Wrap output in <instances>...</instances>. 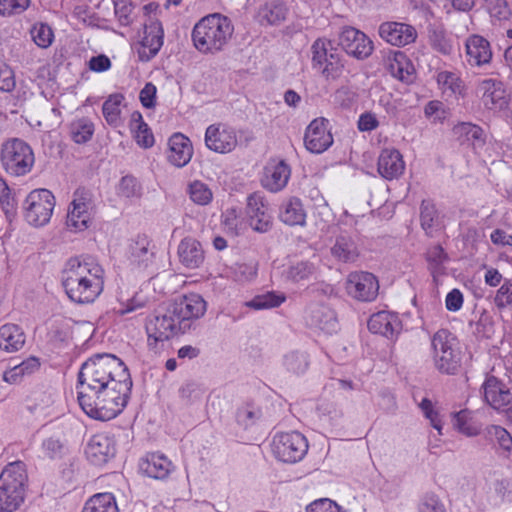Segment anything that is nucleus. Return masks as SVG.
Returning <instances> with one entry per match:
<instances>
[{
  "instance_id": "nucleus-55",
  "label": "nucleus",
  "mask_w": 512,
  "mask_h": 512,
  "mask_svg": "<svg viewBox=\"0 0 512 512\" xmlns=\"http://www.w3.org/2000/svg\"><path fill=\"white\" fill-rule=\"evenodd\" d=\"M437 83L444 92L457 93L460 92L462 87L460 78L455 73L449 71L439 72Z\"/></svg>"
},
{
  "instance_id": "nucleus-50",
  "label": "nucleus",
  "mask_w": 512,
  "mask_h": 512,
  "mask_svg": "<svg viewBox=\"0 0 512 512\" xmlns=\"http://www.w3.org/2000/svg\"><path fill=\"white\" fill-rule=\"evenodd\" d=\"M0 205L8 220H12L17 211V203L12 196L10 188L6 182L0 178Z\"/></svg>"
},
{
  "instance_id": "nucleus-60",
  "label": "nucleus",
  "mask_w": 512,
  "mask_h": 512,
  "mask_svg": "<svg viewBox=\"0 0 512 512\" xmlns=\"http://www.w3.org/2000/svg\"><path fill=\"white\" fill-rule=\"evenodd\" d=\"M307 512H343L342 508L328 498L315 500L307 507Z\"/></svg>"
},
{
  "instance_id": "nucleus-53",
  "label": "nucleus",
  "mask_w": 512,
  "mask_h": 512,
  "mask_svg": "<svg viewBox=\"0 0 512 512\" xmlns=\"http://www.w3.org/2000/svg\"><path fill=\"white\" fill-rule=\"evenodd\" d=\"M493 303L499 310L512 309V281L505 280L502 283L494 295Z\"/></svg>"
},
{
  "instance_id": "nucleus-18",
  "label": "nucleus",
  "mask_w": 512,
  "mask_h": 512,
  "mask_svg": "<svg viewBox=\"0 0 512 512\" xmlns=\"http://www.w3.org/2000/svg\"><path fill=\"white\" fill-rule=\"evenodd\" d=\"M306 148L312 153H322L333 144V136L324 118L314 119L307 127L304 137Z\"/></svg>"
},
{
  "instance_id": "nucleus-33",
  "label": "nucleus",
  "mask_w": 512,
  "mask_h": 512,
  "mask_svg": "<svg viewBox=\"0 0 512 512\" xmlns=\"http://www.w3.org/2000/svg\"><path fill=\"white\" fill-rule=\"evenodd\" d=\"M280 220L289 226H304L306 223V211L301 200L291 197L286 200L280 209Z\"/></svg>"
},
{
  "instance_id": "nucleus-30",
  "label": "nucleus",
  "mask_w": 512,
  "mask_h": 512,
  "mask_svg": "<svg viewBox=\"0 0 512 512\" xmlns=\"http://www.w3.org/2000/svg\"><path fill=\"white\" fill-rule=\"evenodd\" d=\"M180 262L189 269L198 268L204 261L201 244L193 238L183 239L178 246Z\"/></svg>"
},
{
  "instance_id": "nucleus-35",
  "label": "nucleus",
  "mask_w": 512,
  "mask_h": 512,
  "mask_svg": "<svg viewBox=\"0 0 512 512\" xmlns=\"http://www.w3.org/2000/svg\"><path fill=\"white\" fill-rule=\"evenodd\" d=\"M40 368V361L37 357L30 356L20 364L4 371L2 379L8 384H18L24 377L29 376Z\"/></svg>"
},
{
  "instance_id": "nucleus-4",
  "label": "nucleus",
  "mask_w": 512,
  "mask_h": 512,
  "mask_svg": "<svg viewBox=\"0 0 512 512\" xmlns=\"http://www.w3.org/2000/svg\"><path fill=\"white\" fill-rule=\"evenodd\" d=\"M0 161L7 174L20 177L32 170L35 157L28 143L18 138H12L2 144Z\"/></svg>"
},
{
  "instance_id": "nucleus-11",
  "label": "nucleus",
  "mask_w": 512,
  "mask_h": 512,
  "mask_svg": "<svg viewBox=\"0 0 512 512\" xmlns=\"http://www.w3.org/2000/svg\"><path fill=\"white\" fill-rule=\"evenodd\" d=\"M475 94L483 107L493 112L507 108L509 94L504 83L498 79L485 78L477 83Z\"/></svg>"
},
{
  "instance_id": "nucleus-38",
  "label": "nucleus",
  "mask_w": 512,
  "mask_h": 512,
  "mask_svg": "<svg viewBox=\"0 0 512 512\" xmlns=\"http://www.w3.org/2000/svg\"><path fill=\"white\" fill-rule=\"evenodd\" d=\"M130 129L134 134L137 144L144 148H149L154 144V137L148 125L143 121L142 115L138 111L131 114Z\"/></svg>"
},
{
  "instance_id": "nucleus-31",
  "label": "nucleus",
  "mask_w": 512,
  "mask_h": 512,
  "mask_svg": "<svg viewBox=\"0 0 512 512\" xmlns=\"http://www.w3.org/2000/svg\"><path fill=\"white\" fill-rule=\"evenodd\" d=\"M334 259L342 263L355 262L359 257V249L351 236L339 235L330 248Z\"/></svg>"
},
{
  "instance_id": "nucleus-7",
  "label": "nucleus",
  "mask_w": 512,
  "mask_h": 512,
  "mask_svg": "<svg viewBox=\"0 0 512 512\" xmlns=\"http://www.w3.org/2000/svg\"><path fill=\"white\" fill-rule=\"evenodd\" d=\"M312 66L327 80H335L343 72L344 65L333 42L325 37L317 38L311 45Z\"/></svg>"
},
{
  "instance_id": "nucleus-58",
  "label": "nucleus",
  "mask_w": 512,
  "mask_h": 512,
  "mask_svg": "<svg viewBox=\"0 0 512 512\" xmlns=\"http://www.w3.org/2000/svg\"><path fill=\"white\" fill-rule=\"evenodd\" d=\"M16 87L14 71L6 63H0V90L12 92Z\"/></svg>"
},
{
  "instance_id": "nucleus-41",
  "label": "nucleus",
  "mask_w": 512,
  "mask_h": 512,
  "mask_svg": "<svg viewBox=\"0 0 512 512\" xmlns=\"http://www.w3.org/2000/svg\"><path fill=\"white\" fill-rule=\"evenodd\" d=\"M82 512H118V507L111 493H98L85 503Z\"/></svg>"
},
{
  "instance_id": "nucleus-56",
  "label": "nucleus",
  "mask_w": 512,
  "mask_h": 512,
  "mask_svg": "<svg viewBox=\"0 0 512 512\" xmlns=\"http://www.w3.org/2000/svg\"><path fill=\"white\" fill-rule=\"evenodd\" d=\"M487 432L490 436L495 438L503 451L507 453L512 451V436L505 428L499 425H491L487 428Z\"/></svg>"
},
{
  "instance_id": "nucleus-45",
  "label": "nucleus",
  "mask_w": 512,
  "mask_h": 512,
  "mask_svg": "<svg viewBox=\"0 0 512 512\" xmlns=\"http://www.w3.org/2000/svg\"><path fill=\"white\" fill-rule=\"evenodd\" d=\"M94 133L93 123L87 119H78L70 125V135L74 142L83 144L89 141Z\"/></svg>"
},
{
  "instance_id": "nucleus-2",
  "label": "nucleus",
  "mask_w": 512,
  "mask_h": 512,
  "mask_svg": "<svg viewBox=\"0 0 512 512\" xmlns=\"http://www.w3.org/2000/svg\"><path fill=\"white\" fill-rule=\"evenodd\" d=\"M104 275V269L97 261L74 257L66 262L61 272V283L72 302L89 304L103 292Z\"/></svg>"
},
{
  "instance_id": "nucleus-62",
  "label": "nucleus",
  "mask_w": 512,
  "mask_h": 512,
  "mask_svg": "<svg viewBox=\"0 0 512 512\" xmlns=\"http://www.w3.org/2000/svg\"><path fill=\"white\" fill-rule=\"evenodd\" d=\"M287 368L295 373L303 372L307 368L306 357L299 353H291L285 358Z\"/></svg>"
},
{
  "instance_id": "nucleus-5",
  "label": "nucleus",
  "mask_w": 512,
  "mask_h": 512,
  "mask_svg": "<svg viewBox=\"0 0 512 512\" xmlns=\"http://www.w3.org/2000/svg\"><path fill=\"white\" fill-rule=\"evenodd\" d=\"M182 329L184 328L176 315L171 312L170 305L164 311H156L147 318L145 323L149 349L159 351L165 341L177 335Z\"/></svg>"
},
{
  "instance_id": "nucleus-42",
  "label": "nucleus",
  "mask_w": 512,
  "mask_h": 512,
  "mask_svg": "<svg viewBox=\"0 0 512 512\" xmlns=\"http://www.w3.org/2000/svg\"><path fill=\"white\" fill-rule=\"evenodd\" d=\"M259 15L262 21H266L271 25H276L285 20L287 15V8L282 1L273 0L267 2L261 8Z\"/></svg>"
},
{
  "instance_id": "nucleus-28",
  "label": "nucleus",
  "mask_w": 512,
  "mask_h": 512,
  "mask_svg": "<svg viewBox=\"0 0 512 512\" xmlns=\"http://www.w3.org/2000/svg\"><path fill=\"white\" fill-rule=\"evenodd\" d=\"M27 474L25 464L21 461L8 464L0 475V486L20 492L24 496Z\"/></svg>"
},
{
  "instance_id": "nucleus-15",
  "label": "nucleus",
  "mask_w": 512,
  "mask_h": 512,
  "mask_svg": "<svg viewBox=\"0 0 512 512\" xmlns=\"http://www.w3.org/2000/svg\"><path fill=\"white\" fill-rule=\"evenodd\" d=\"M246 215L253 230L265 233L271 229L272 216L262 193L254 192L247 197Z\"/></svg>"
},
{
  "instance_id": "nucleus-27",
  "label": "nucleus",
  "mask_w": 512,
  "mask_h": 512,
  "mask_svg": "<svg viewBox=\"0 0 512 512\" xmlns=\"http://www.w3.org/2000/svg\"><path fill=\"white\" fill-rule=\"evenodd\" d=\"M168 159L176 167H183L189 163L193 155V148L188 137L181 133L173 134L169 139Z\"/></svg>"
},
{
  "instance_id": "nucleus-13",
  "label": "nucleus",
  "mask_w": 512,
  "mask_h": 512,
  "mask_svg": "<svg viewBox=\"0 0 512 512\" xmlns=\"http://www.w3.org/2000/svg\"><path fill=\"white\" fill-rule=\"evenodd\" d=\"M345 289L352 298L362 302H370L378 295L379 283L372 273L355 271L347 276Z\"/></svg>"
},
{
  "instance_id": "nucleus-43",
  "label": "nucleus",
  "mask_w": 512,
  "mask_h": 512,
  "mask_svg": "<svg viewBox=\"0 0 512 512\" xmlns=\"http://www.w3.org/2000/svg\"><path fill=\"white\" fill-rule=\"evenodd\" d=\"M123 99L124 97L121 94H113L103 103L102 111L108 124L118 126L120 123V106Z\"/></svg>"
},
{
  "instance_id": "nucleus-24",
  "label": "nucleus",
  "mask_w": 512,
  "mask_h": 512,
  "mask_svg": "<svg viewBox=\"0 0 512 512\" xmlns=\"http://www.w3.org/2000/svg\"><path fill=\"white\" fill-rule=\"evenodd\" d=\"M290 175V167L284 161L271 162L264 169L261 185L266 190L277 193L286 187Z\"/></svg>"
},
{
  "instance_id": "nucleus-64",
  "label": "nucleus",
  "mask_w": 512,
  "mask_h": 512,
  "mask_svg": "<svg viewBox=\"0 0 512 512\" xmlns=\"http://www.w3.org/2000/svg\"><path fill=\"white\" fill-rule=\"evenodd\" d=\"M448 259L447 254L444 252L443 248L439 245H435L431 247L427 252V260L431 265H433L434 269L439 271L441 265L446 262Z\"/></svg>"
},
{
  "instance_id": "nucleus-14",
  "label": "nucleus",
  "mask_w": 512,
  "mask_h": 512,
  "mask_svg": "<svg viewBox=\"0 0 512 512\" xmlns=\"http://www.w3.org/2000/svg\"><path fill=\"white\" fill-rule=\"evenodd\" d=\"M338 44L348 55L359 60L368 58L374 50L372 40L362 31L350 26L341 30Z\"/></svg>"
},
{
  "instance_id": "nucleus-32",
  "label": "nucleus",
  "mask_w": 512,
  "mask_h": 512,
  "mask_svg": "<svg viewBox=\"0 0 512 512\" xmlns=\"http://www.w3.org/2000/svg\"><path fill=\"white\" fill-rule=\"evenodd\" d=\"M26 342L23 330L16 324H5L0 327V349L6 352L19 351Z\"/></svg>"
},
{
  "instance_id": "nucleus-46",
  "label": "nucleus",
  "mask_w": 512,
  "mask_h": 512,
  "mask_svg": "<svg viewBox=\"0 0 512 512\" xmlns=\"http://www.w3.org/2000/svg\"><path fill=\"white\" fill-rule=\"evenodd\" d=\"M286 297L284 294H278L275 292H267L261 295L255 296L247 305L256 310L268 309L280 306Z\"/></svg>"
},
{
  "instance_id": "nucleus-63",
  "label": "nucleus",
  "mask_w": 512,
  "mask_h": 512,
  "mask_svg": "<svg viewBox=\"0 0 512 512\" xmlns=\"http://www.w3.org/2000/svg\"><path fill=\"white\" fill-rule=\"evenodd\" d=\"M224 225L228 230L236 235L243 229V222L236 209L232 208L226 211Z\"/></svg>"
},
{
  "instance_id": "nucleus-22",
  "label": "nucleus",
  "mask_w": 512,
  "mask_h": 512,
  "mask_svg": "<svg viewBox=\"0 0 512 512\" xmlns=\"http://www.w3.org/2000/svg\"><path fill=\"white\" fill-rule=\"evenodd\" d=\"M482 389L485 402L497 411H504L512 403L510 389L494 376L485 380Z\"/></svg>"
},
{
  "instance_id": "nucleus-20",
  "label": "nucleus",
  "mask_w": 512,
  "mask_h": 512,
  "mask_svg": "<svg viewBox=\"0 0 512 512\" xmlns=\"http://www.w3.org/2000/svg\"><path fill=\"white\" fill-rule=\"evenodd\" d=\"M465 57L472 67H482L490 64L493 52L490 42L483 36L473 34L465 40Z\"/></svg>"
},
{
  "instance_id": "nucleus-12",
  "label": "nucleus",
  "mask_w": 512,
  "mask_h": 512,
  "mask_svg": "<svg viewBox=\"0 0 512 512\" xmlns=\"http://www.w3.org/2000/svg\"><path fill=\"white\" fill-rule=\"evenodd\" d=\"M204 141L209 150L219 154H228L237 147L238 135L234 127L218 122L206 128Z\"/></svg>"
},
{
  "instance_id": "nucleus-36",
  "label": "nucleus",
  "mask_w": 512,
  "mask_h": 512,
  "mask_svg": "<svg viewBox=\"0 0 512 512\" xmlns=\"http://www.w3.org/2000/svg\"><path fill=\"white\" fill-rule=\"evenodd\" d=\"M452 425L461 434L474 437L480 434L481 425L475 420L474 413L468 409L453 414Z\"/></svg>"
},
{
  "instance_id": "nucleus-16",
  "label": "nucleus",
  "mask_w": 512,
  "mask_h": 512,
  "mask_svg": "<svg viewBox=\"0 0 512 512\" xmlns=\"http://www.w3.org/2000/svg\"><path fill=\"white\" fill-rule=\"evenodd\" d=\"M138 48L141 61H149L161 49L163 45L164 31L160 21L152 16L144 24V33Z\"/></svg>"
},
{
  "instance_id": "nucleus-34",
  "label": "nucleus",
  "mask_w": 512,
  "mask_h": 512,
  "mask_svg": "<svg viewBox=\"0 0 512 512\" xmlns=\"http://www.w3.org/2000/svg\"><path fill=\"white\" fill-rule=\"evenodd\" d=\"M399 326L398 318L388 311L373 314L368 321V329L387 338L392 337Z\"/></svg>"
},
{
  "instance_id": "nucleus-48",
  "label": "nucleus",
  "mask_w": 512,
  "mask_h": 512,
  "mask_svg": "<svg viewBox=\"0 0 512 512\" xmlns=\"http://www.w3.org/2000/svg\"><path fill=\"white\" fill-rule=\"evenodd\" d=\"M316 268L310 261H298L288 268L287 278L293 282H300L309 279L314 275Z\"/></svg>"
},
{
  "instance_id": "nucleus-8",
  "label": "nucleus",
  "mask_w": 512,
  "mask_h": 512,
  "mask_svg": "<svg viewBox=\"0 0 512 512\" xmlns=\"http://www.w3.org/2000/svg\"><path fill=\"white\" fill-rule=\"evenodd\" d=\"M54 207L55 197L51 191L35 189L24 201L25 219L32 226H44L50 221Z\"/></svg>"
},
{
  "instance_id": "nucleus-10",
  "label": "nucleus",
  "mask_w": 512,
  "mask_h": 512,
  "mask_svg": "<svg viewBox=\"0 0 512 512\" xmlns=\"http://www.w3.org/2000/svg\"><path fill=\"white\" fill-rule=\"evenodd\" d=\"M307 451V439L299 432L280 433L273 439V452L280 461L298 462Z\"/></svg>"
},
{
  "instance_id": "nucleus-54",
  "label": "nucleus",
  "mask_w": 512,
  "mask_h": 512,
  "mask_svg": "<svg viewBox=\"0 0 512 512\" xmlns=\"http://www.w3.org/2000/svg\"><path fill=\"white\" fill-rule=\"evenodd\" d=\"M257 263H236L232 267L233 278L238 282H249L257 275Z\"/></svg>"
},
{
  "instance_id": "nucleus-61",
  "label": "nucleus",
  "mask_w": 512,
  "mask_h": 512,
  "mask_svg": "<svg viewBox=\"0 0 512 512\" xmlns=\"http://www.w3.org/2000/svg\"><path fill=\"white\" fill-rule=\"evenodd\" d=\"M419 406L426 418L430 420L431 425L441 433L442 422L438 417V413L434 411L432 402L429 399L424 398Z\"/></svg>"
},
{
  "instance_id": "nucleus-39",
  "label": "nucleus",
  "mask_w": 512,
  "mask_h": 512,
  "mask_svg": "<svg viewBox=\"0 0 512 512\" xmlns=\"http://www.w3.org/2000/svg\"><path fill=\"white\" fill-rule=\"evenodd\" d=\"M453 135L461 143H470L474 147L484 142L483 130L470 122H462L453 127Z\"/></svg>"
},
{
  "instance_id": "nucleus-26",
  "label": "nucleus",
  "mask_w": 512,
  "mask_h": 512,
  "mask_svg": "<svg viewBox=\"0 0 512 512\" xmlns=\"http://www.w3.org/2000/svg\"><path fill=\"white\" fill-rule=\"evenodd\" d=\"M155 245L146 236H138L130 247V261L138 269H147L153 265Z\"/></svg>"
},
{
  "instance_id": "nucleus-40",
  "label": "nucleus",
  "mask_w": 512,
  "mask_h": 512,
  "mask_svg": "<svg viewBox=\"0 0 512 512\" xmlns=\"http://www.w3.org/2000/svg\"><path fill=\"white\" fill-rule=\"evenodd\" d=\"M388 69L391 75L401 81L410 82L413 76V67L404 53L398 51L389 58Z\"/></svg>"
},
{
  "instance_id": "nucleus-37",
  "label": "nucleus",
  "mask_w": 512,
  "mask_h": 512,
  "mask_svg": "<svg viewBox=\"0 0 512 512\" xmlns=\"http://www.w3.org/2000/svg\"><path fill=\"white\" fill-rule=\"evenodd\" d=\"M428 43L434 51L442 55H450L453 51L451 36L440 26H430L428 28Z\"/></svg>"
},
{
  "instance_id": "nucleus-52",
  "label": "nucleus",
  "mask_w": 512,
  "mask_h": 512,
  "mask_svg": "<svg viewBox=\"0 0 512 512\" xmlns=\"http://www.w3.org/2000/svg\"><path fill=\"white\" fill-rule=\"evenodd\" d=\"M31 36L40 48H48L54 39L51 27L44 23L35 24L31 29Z\"/></svg>"
},
{
  "instance_id": "nucleus-57",
  "label": "nucleus",
  "mask_w": 512,
  "mask_h": 512,
  "mask_svg": "<svg viewBox=\"0 0 512 512\" xmlns=\"http://www.w3.org/2000/svg\"><path fill=\"white\" fill-rule=\"evenodd\" d=\"M118 194L125 198L139 197L141 187L134 177L124 176L119 182Z\"/></svg>"
},
{
  "instance_id": "nucleus-3",
  "label": "nucleus",
  "mask_w": 512,
  "mask_h": 512,
  "mask_svg": "<svg viewBox=\"0 0 512 512\" xmlns=\"http://www.w3.org/2000/svg\"><path fill=\"white\" fill-rule=\"evenodd\" d=\"M234 27L230 19L220 13L201 18L193 27L192 42L202 54H215L221 51L233 35Z\"/></svg>"
},
{
  "instance_id": "nucleus-9",
  "label": "nucleus",
  "mask_w": 512,
  "mask_h": 512,
  "mask_svg": "<svg viewBox=\"0 0 512 512\" xmlns=\"http://www.w3.org/2000/svg\"><path fill=\"white\" fill-rule=\"evenodd\" d=\"M92 193L84 188H78L73 193V199L69 206L66 226L69 230L78 232L88 228L94 212Z\"/></svg>"
},
{
  "instance_id": "nucleus-19",
  "label": "nucleus",
  "mask_w": 512,
  "mask_h": 512,
  "mask_svg": "<svg viewBox=\"0 0 512 512\" xmlns=\"http://www.w3.org/2000/svg\"><path fill=\"white\" fill-rule=\"evenodd\" d=\"M180 324L185 329L187 321L202 317L206 311V302L198 294H189L170 304Z\"/></svg>"
},
{
  "instance_id": "nucleus-29",
  "label": "nucleus",
  "mask_w": 512,
  "mask_h": 512,
  "mask_svg": "<svg viewBox=\"0 0 512 512\" xmlns=\"http://www.w3.org/2000/svg\"><path fill=\"white\" fill-rule=\"evenodd\" d=\"M172 468L171 461L165 455L159 453H150L140 462L141 471L155 479H164L169 475Z\"/></svg>"
},
{
  "instance_id": "nucleus-6",
  "label": "nucleus",
  "mask_w": 512,
  "mask_h": 512,
  "mask_svg": "<svg viewBox=\"0 0 512 512\" xmlns=\"http://www.w3.org/2000/svg\"><path fill=\"white\" fill-rule=\"evenodd\" d=\"M434 367L442 374L454 375L460 367L456 338L446 329L438 330L431 339Z\"/></svg>"
},
{
  "instance_id": "nucleus-23",
  "label": "nucleus",
  "mask_w": 512,
  "mask_h": 512,
  "mask_svg": "<svg viewBox=\"0 0 512 512\" xmlns=\"http://www.w3.org/2000/svg\"><path fill=\"white\" fill-rule=\"evenodd\" d=\"M306 323L326 334L337 331L338 323L334 311L325 305H312L306 312Z\"/></svg>"
},
{
  "instance_id": "nucleus-1",
  "label": "nucleus",
  "mask_w": 512,
  "mask_h": 512,
  "mask_svg": "<svg viewBox=\"0 0 512 512\" xmlns=\"http://www.w3.org/2000/svg\"><path fill=\"white\" fill-rule=\"evenodd\" d=\"M132 380L125 364L111 354L89 358L78 374V402L91 418L107 421L127 405Z\"/></svg>"
},
{
  "instance_id": "nucleus-44",
  "label": "nucleus",
  "mask_w": 512,
  "mask_h": 512,
  "mask_svg": "<svg viewBox=\"0 0 512 512\" xmlns=\"http://www.w3.org/2000/svg\"><path fill=\"white\" fill-rule=\"evenodd\" d=\"M117 302L118 306L114 307V312L119 316H123L144 308L147 304V298L141 293H135L131 298H124L123 296H120L117 299Z\"/></svg>"
},
{
  "instance_id": "nucleus-49",
  "label": "nucleus",
  "mask_w": 512,
  "mask_h": 512,
  "mask_svg": "<svg viewBox=\"0 0 512 512\" xmlns=\"http://www.w3.org/2000/svg\"><path fill=\"white\" fill-rule=\"evenodd\" d=\"M0 486V512H13L17 510L24 500V496L20 492H14Z\"/></svg>"
},
{
  "instance_id": "nucleus-17",
  "label": "nucleus",
  "mask_w": 512,
  "mask_h": 512,
  "mask_svg": "<svg viewBox=\"0 0 512 512\" xmlns=\"http://www.w3.org/2000/svg\"><path fill=\"white\" fill-rule=\"evenodd\" d=\"M115 453V439L106 432L93 435L85 449L87 459L95 465L107 463Z\"/></svg>"
},
{
  "instance_id": "nucleus-25",
  "label": "nucleus",
  "mask_w": 512,
  "mask_h": 512,
  "mask_svg": "<svg viewBox=\"0 0 512 512\" xmlns=\"http://www.w3.org/2000/svg\"><path fill=\"white\" fill-rule=\"evenodd\" d=\"M405 162L402 154L395 148L383 149L378 158V172L387 179L393 180L403 174Z\"/></svg>"
},
{
  "instance_id": "nucleus-51",
  "label": "nucleus",
  "mask_w": 512,
  "mask_h": 512,
  "mask_svg": "<svg viewBox=\"0 0 512 512\" xmlns=\"http://www.w3.org/2000/svg\"><path fill=\"white\" fill-rule=\"evenodd\" d=\"M418 512H446L442 500L434 492L424 493L417 503Z\"/></svg>"
},
{
  "instance_id": "nucleus-47",
  "label": "nucleus",
  "mask_w": 512,
  "mask_h": 512,
  "mask_svg": "<svg viewBox=\"0 0 512 512\" xmlns=\"http://www.w3.org/2000/svg\"><path fill=\"white\" fill-rule=\"evenodd\" d=\"M190 199L197 205H208L213 198L209 186L199 180L193 181L188 187Z\"/></svg>"
},
{
  "instance_id": "nucleus-59",
  "label": "nucleus",
  "mask_w": 512,
  "mask_h": 512,
  "mask_svg": "<svg viewBox=\"0 0 512 512\" xmlns=\"http://www.w3.org/2000/svg\"><path fill=\"white\" fill-rule=\"evenodd\" d=\"M29 3V0H0V14H19L28 8Z\"/></svg>"
},
{
  "instance_id": "nucleus-21",
  "label": "nucleus",
  "mask_w": 512,
  "mask_h": 512,
  "mask_svg": "<svg viewBox=\"0 0 512 512\" xmlns=\"http://www.w3.org/2000/svg\"><path fill=\"white\" fill-rule=\"evenodd\" d=\"M379 35L387 43L401 47L415 42L417 31L410 24L384 22L379 27Z\"/></svg>"
}]
</instances>
